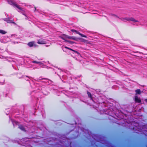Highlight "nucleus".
<instances>
[{
	"instance_id": "nucleus-10",
	"label": "nucleus",
	"mask_w": 147,
	"mask_h": 147,
	"mask_svg": "<svg viewBox=\"0 0 147 147\" xmlns=\"http://www.w3.org/2000/svg\"><path fill=\"white\" fill-rule=\"evenodd\" d=\"M136 94H141V90L140 89H137L135 90Z\"/></svg>"
},
{
	"instance_id": "nucleus-8",
	"label": "nucleus",
	"mask_w": 147,
	"mask_h": 147,
	"mask_svg": "<svg viewBox=\"0 0 147 147\" xmlns=\"http://www.w3.org/2000/svg\"><path fill=\"white\" fill-rule=\"evenodd\" d=\"M5 21L8 23L15 24V23L13 22V20H10L9 19H7Z\"/></svg>"
},
{
	"instance_id": "nucleus-21",
	"label": "nucleus",
	"mask_w": 147,
	"mask_h": 147,
	"mask_svg": "<svg viewBox=\"0 0 147 147\" xmlns=\"http://www.w3.org/2000/svg\"><path fill=\"white\" fill-rule=\"evenodd\" d=\"M35 9L36 10V7H35Z\"/></svg>"
},
{
	"instance_id": "nucleus-2",
	"label": "nucleus",
	"mask_w": 147,
	"mask_h": 147,
	"mask_svg": "<svg viewBox=\"0 0 147 147\" xmlns=\"http://www.w3.org/2000/svg\"><path fill=\"white\" fill-rule=\"evenodd\" d=\"M71 31L72 32H76V34H79V35L81 36L82 37H85V38L87 37L86 36V35H84L83 34H82L81 33L79 32H78L76 30H75L74 29H71Z\"/></svg>"
},
{
	"instance_id": "nucleus-6",
	"label": "nucleus",
	"mask_w": 147,
	"mask_h": 147,
	"mask_svg": "<svg viewBox=\"0 0 147 147\" xmlns=\"http://www.w3.org/2000/svg\"><path fill=\"white\" fill-rule=\"evenodd\" d=\"M35 42L34 41L30 42L28 44V45L30 47H32L34 45Z\"/></svg>"
},
{
	"instance_id": "nucleus-1",
	"label": "nucleus",
	"mask_w": 147,
	"mask_h": 147,
	"mask_svg": "<svg viewBox=\"0 0 147 147\" xmlns=\"http://www.w3.org/2000/svg\"><path fill=\"white\" fill-rule=\"evenodd\" d=\"M65 36V38L69 39H72L74 40L78 41L79 38L75 36H70L68 35L64 34Z\"/></svg>"
},
{
	"instance_id": "nucleus-16",
	"label": "nucleus",
	"mask_w": 147,
	"mask_h": 147,
	"mask_svg": "<svg viewBox=\"0 0 147 147\" xmlns=\"http://www.w3.org/2000/svg\"><path fill=\"white\" fill-rule=\"evenodd\" d=\"M112 16H114L115 17H116L117 18H119V17L118 16H117V15H116L115 14H112Z\"/></svg>"
},
{
	"instance_id": "nucleus-14",
	"label": "nucleus",
	"mask_w": 147,
	"mask_h": 147,
	"mask_svg": "<svg viewBox=\"0 0 147 147\" xmlns=\"http://www.w3.org/2000/svg\"><path fill=\"white\" fill-rule=\"evenodd\" d=\"M72 51H74V52L75 53H77V54H78V55H80V53L79 52L77 51H76L75 50H74L73 49V50Z\"/></svg>"
},
{
	"instance_id": "nucleus-15",
	"label": "nucleus",
	"mask_w": 147,
	"mask_h": 147,
	"mask_svg": "<svg viewBox=\"0 0 147 147\" xmlns=\"http://www.w3.org/2000/svg\"><path fill=\"white\" fill-rule=\"evenodd\" d=\"M65 48L66 49H69V50H70L72 51L73 50V49H71V48H69L68 47H66V46H65Z\"/></svg>"
},
{
	"instance_id": "nucleus-19",
	"label": "nucleus",
	"mask_w": 147,
	"mask_h": 147,
	"mask_svg": "<svg viewBox=\"0 0 147 147\" xmlns=\"http://www.w3.org/2000/svg\"><path fill=\"white\" fill-rule=\"evenodd\" d=\"M33 63H38V62H37V61H33Z\"/></svg>"
},
{
	"instance_id": "nucleus-9",
	"label": "nucleus",
	"mask_w": 147,
	"mask_h": 147,
	"mask_svg": "<svg viewBox=\"0 0 147 147\" xmlns=\"http://www.w3.org/2000/svg\"><path fill=\"white\" fill-rule=\"evenodd\" d=\"M19 128L22 130L25 131V130L24 127L22 125H20L19 126Z\"/></svg>"
},
{
	"instance_id": "nucleus-20",
	"label": "nucleus",
	"mask_w": 147,
	"mask_h": 147,
	"mask_svg": "<svg viewBox=\"0 0 147 147\" xmlns=\"http://www.w3.org/2000/svg\"><path fill=\"white\" fill-rule=\"evenodd\" d=\"M145 101H146V102H147V99H145Z\"/></svg>"
},
{
	"instance_id": "nucleus-18",
	"label": "nucleus",
	"mask_w": 147,
	"mask_h": 147,
	"mask_svg": "<svg viewBox=\"0 0 147 147\" xmlns=\"http://www.w3.org/2000/svg\"><path fill=\"white\" fill-rule=\"evenodd\" d=\"M67 42L70 43H73L71 41H69V40H67Z\"/></svg>"
},
{
	"instance_id": "nucleus-7",
	"label": "nucleus",
	"mask_w": 147,
	"mask_h": 147,
	"mask_svg": "<svg viewBox=\"0 0 147 147\" xmlns=\"http://www.w3.org/2000/svg\"><path fill=\"white\" fill-rule=\"evenodd\" d=\"M128 20H129V21H131L133 22H138V20H136L134 18L131 17L129 18V19H128Z\"/></svg>"
},
{
	"instance_id": "nucleus-17",
	"label": "nucleus",
	"mask_w": 147,
	"mask_h": 147,
	"mask_svg": "<svg viewBox=\"0 0 147 147\" xmlns=\"http://www.w3.org/2000/svg\"><path fill=\"white\" fill-rule=\"evenodd\" d=\"M61 38L63 40L65 41H66L67 42V40H66L65 39V38H64V37H61Z\"/></svg>"
},
{
	"instance_id": "nucleus-3",
	"label": "nucleus",
	"mask_w": 147,
	"mask_h": 147,
	"mask_svg": "<svg viewBox=\"0 0 147 147\" xmlns=\"http://www.w3.org/2000/svg\"><path fill=\"white\" fill-rule=\"evenodd\" d=\"M37 43L39 44H46V42L44 39H39L37 42Z\"/></svg>"
},
{
	"instance_id": "nucleus-11",
	"label": "nucleus",
	"mask_w": 147,
	"mask_h": 147,
	"mask_svg": "<svg viewBox=\"0 0 147 147\" xmlns=\"http://www.w3.org/2000/svg\"><path fill=\"white\" fill-rule=\"evenodd\" d=\"M120 20H121L126 22V21H125V20H126L127 21H129V20H128V19H129V18H119Z\"/></svg>"
},
{
	"instance_id": "nucleus-4",
	"label": "nucleus",
	"mask_w": 147,
	"mask_h": 147,
	"mask_svg": "<svg viewBox=\"0 0 147 147\" xmlns=\"http://www.w3.org/2000/svg\"><path fill=\"white\" fill-rule=\"evenodd\" d=\"M135 101L136 102L140 103L141 102V100L140 98H138L137 96H135Z\"/></svg>"
},
{
	"instance_id": "nucleus-13",
	"label": "nucleus",
	"mask_w": 147,
	"mask_h": 147,
	"mask_svg": "<svg viewBox=\"0 0 147 147\" xmlns=\"http://www.w3.org/2000/svg\"><path fill=\"white\" fill-rule=\"evenodd\" d=\"M7 32L3 30H0V33L4 34L6 33Z\"/></svg>"
},
{
	"instance_id": "nucleus-12",
	"label": "nucleus",
	"mask_w": 147,
	"mask_h": 147,
	"mask_svg": "<svg viewBox=\"0 0 147 147\" xmlns=\"http://www.w3.org/2000/svg\"><path fill=\"white\" fill-rule=\"evenodd\" d=\"M87 93L88 97H90L91 99H92V96L91 93L88 91H87Z\"/></svg>"
},
{
	"instance_id": "nucleus-5",
	"label": "nucleus",
	"mask_w": 147,
	"mask_h": 147,
	"mask_svg": "<svg viewBox=\"0 0 147 147\" xmlns=\"http://www.w3.org/2000/svg\"><path fill=\"white\" fill-rule=\"evenodd\" d=\"M11 3L12 5L13 6H16V7L19 9L20 10H22V8L20 7L17 4L13 2L12 1H11Z\"/></svg>"
}]
</instances>
